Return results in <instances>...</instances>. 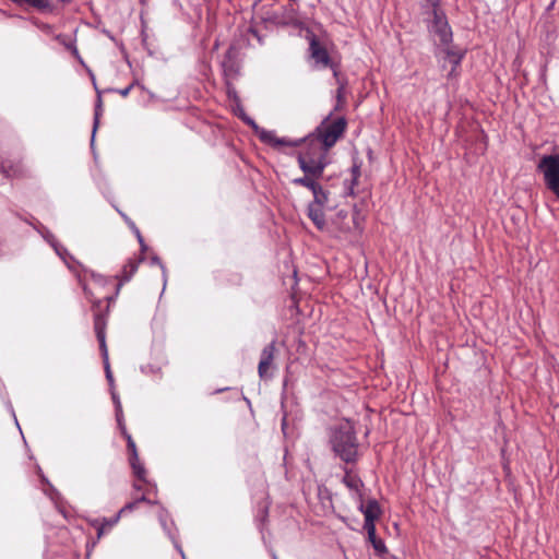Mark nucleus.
<instances>
[{"label": "nucleus", "mask_w": 559, "mask_h": 559, "mask_svg": "<svg viewBox=\"0 0 559 559\" xmlns=\"http://www.w3.org/2000/svg\"><path fill=\"white\" fill-rule=\"evenodd\" d=\"M152 263L158 264L162 267L163 275H164V281L166 282V270H165V266L162 264L159 258L158 257H153L152 258Z\"/></svg>", "instance_id": "obj_33"}, {"label": "nucleus", "mask_w": 559, "mask_h": 559, "mask_svg": "<svg viewBox=\"0 0 559 559\" xmlns=\"http://www.w3.org/2000/svg\"><path fill=\"white\" fill-rule=\"evenodd\" d=\"M111 397H112V401H114L115 407H116L117 421H118L119 426H122V407H121V402H120V399H119L118 394L114 390V386L111 388Z\"/></svg>", "instance_id": "obj_25"}, {"label": "nucleus", "mask_w": 559, "mask_h": 559, "mask_svg": "<svg viewBox=\"0 0 559 559\" xmlns=\"http://www.w3.org/2000/svg\"><path fill=\"white\" fill-rule=\"evenodd\" d=\"M241 119L249 126H251L257 134L259 135V139L263 142V143H266V144H270L272 145L273 147H275V144H276V140H277V135L274 131H271V130H265V129H261L258 127V124L254 122L253 119H251L250 117H248L245 111L241 110Z\"/></svg>", "instance_id": "obj_11"}, {"label": "nucleus", "mask_w": 559, "mask_h": 559, "mask_svg": "<svg viewBox=\"0 0 559 559\" xmlns=\"http://www.w3.org/2000/svg\"><path fill=\"white\" fill-rule=\"evenodd\" d=\"M300 144H301V140L300 139L293 140V139L285 138V136L284 138H278L277 136L275 147L276 148H280L282 146L295 147V146H299Z\"/></svg>", "instance_id": "obj_26"}, {"label": "nucleus", "mask_w": 559, "mask_h": 559, "mask_svg": "<svg viewBox=\"0 0 559 559\" xmlns=\"http://www.w3.org/2000/svg\"><path fill=\"white\" fill-rule=\"evenodd\" d=\"M227 95L229 97V99H233L237 103V107L239 109V116L241 117V110L243 111V109L239 106V98L237 96V92L234 87H231L230 85L227 86Z\"/></svg>", "instance_id": "obj_30"}, {"label": "nucleus", "mask_w": 559, "mask_h": 559, "mask_svg": "<svg viewBox=\"0 0 559 559\" xmlns=\"http://www.w3.org/2000/svg\"><path fill=\"white\" fill-rule=\"evenodd\" d=\"M158 518H159V522H160L162 526L164 527V530H167V523H166L167 512L163 510L159 513Z\"/></svg>", "instance_id": "obj_32"}, {"label": "nucleus", "mask_w": 559, "mask_h": 559, "mask_svg": "<svg viewBox=\"0 0 559 559\" xmlns=\"http://www.w3.org/2000/svg\"><path fill=\"white\" fill-rule=\"evenodd\" d=\"M310 51L311 57L317 64H320L324 68H332L334 76L337 78V69L332 64L328 50L322 47L316 39L311 40L310 43Z\"/></svg>", "instance_id": "obj_9"}, {"label": "nucleus", "mask_w": 559, "mask_h": 559, "mask_svg": "<svg viewBox=\"0 0 559 559\" xmlns=\"http://www.w3.org/2000/svg\"><path fill=\"white\" fill-rule=\"evenodd\" d=\"M134 86V84H130L129 86L122 88V90H118V93L122 96V97H126L129 95L130 91L132 90V87Z\"/></svg>", "instance_id": "obj_34"}, {"label": "nucleus", "mask_w": 559, "mask_h": 559, "mask_svg": "<svg viewBox=\"0 0 559 559\" xmlns=\"http://www.w3.org/2000/svg\"><path fill=\"white\" fill-rule=\"evenodd\" d=\"M106 321L102 314H96L94 318V330L96 333V337L99 342V349L102 352V356H106L107 345H106Z\"/></svg>", "instance_id": "obj_13"}, {"label": "nucleus", "mask_w": 559, "mask_h": 559, "mask_svg": "<svg viewBox=\"0 0 559 559\" xmlns=\"http://www.w3.org/2000/svg\"><path fill=\"white\" fill-rule=\"evenodd\" d=\"M102 106H103L102 97L98 96L96 105H95V112H94V124H93V132H92V139H91L92 144L94 143L95 133H96V130L99 124V117H100L102 110H103Z\"/></svg>", "instance_id": "obj_22"}, {"label": "nucleus", "mask_w": 559, "mask_h": 559, "mask_svg": "<svg viewBox=\"0 0 559 559\" xmlns=\"http://www.w3.org/2000/svg\"><path fill=\"white\" fill-rule=\"evenodd\" d=\"M537 170L543 174L546 188L559 199V154L542 156Z\"/></svg>", "instance_id": "obj_4"}, {"label": "nucleus", "mask_w": 559, "mask_h": 559, "mask_svg": "<svg viewBox=\"0 0 559 559\" xmlns=\"http://www.w3.org/2000/svg\"><path fill=\"white\" fill-rule=\"evenodd\" d=\"M133 487H134V489H136V490H141V489H142V487H141V486H139L138 484H134V485H133Z\"/></svg>", "instance_id": "obj_39"}, {"label": "nucleus", "mask_w": 559, "mask_h": 559, "mask_svg": "<svg viewBox=\"0 0 559 559\" xmlns=\"http://www.w3.org/2000/svg\"><path fill=\"white\" fill-rule=\"evenodd\" d=\"M274 354H275V341H272L261 352L260 362L258 366V372H259L260 378H264L266 376L267 370L273 362Z\"/></svg>", "instance_id": "obj_10"}, {"label": "nucleus", "mask_w": 559, "mask_h": 559, "mask_svg": "<svg viewBox=\"0 0 559 559\" xmlns=\"http://www.w3.org/2000/svg\"><path fill=\"white\" fill-rule=\"evenodd\" d=\"M139 242L141 245L142 250H144L145 249L144 240L142 239V241H139Z\"/></svg>", "instance_id": "obj_37"}, {"label": "nucleus", "mask_w": 559, "mask_h": 559, "mask_svg": "<svg viewBox=\"0 0 559 559\" xmlns=\"http://www.w3.org/2000/svg\"><path fill=\"white\" fill-rule=\"evenodd\" d=\"M40 234L43 235L44 239L50 243L51 247L53 246V242H58L55 236L47 228H44Z\"/></svg>", "instance_id": "obj_31"}, {"label": "nucleus", "mask_w": 559, "mask_h": 559, "mask_svg": "<svg viewBox=\"0 0 559 559\" xmlns=\"http://www.w3.org/2000/svg\"><path fill=\"white\" fill-rule=\"evenodd\" d=\"M427 28L429 34L438 40L440 45L448 46L452 43L453 33L449 25L444 11L438 3H433L427 17Z\"/></svg>", "instance_id": "obj_2"}, {"label": "nucleus", "mask_w": 559, "mask_h": 559, "mask_svg": "<svg viewBox=\"0 0 559 559\" xmlns=\"http://www.w3.org/2000/svg\"><path fill=\"white\" fill-rule=\"evenodd\" d=\"M343 483L345 484V486L347 488H349L350 490H354L356 492H358L360 490V488L362 487L361 479L357 475L353 474L349 471L345 472V476L343 477Z\"/></svg>", "instance_id": "obj_17"}, {"label": "nucleus", "mask_w": 559, "mask_h": 559, "mask_svg": "<svg viewBox=\"0 0 559 559\" xmlns=\"http://www.w3.org/2000/svg\"><path fill=\"white\" fill-rule=\"evenodd\" d=\"M138 265H139V262L136 261H129L124 266H123V270H122V275H121V281L118 285V289L121 287V285L126 282H129L130 278L133 276V274L136 272L138 270Z\"/></svg>", "instance_id": "obj_18"}, {"label": "nucleus", "mask_w": 559, "mask_h": 559, "mask_svg": "<svg viewBox=\"0 0 559 559\" xmlns=\"http://www.w3.org/2000/svg\"><path fill=\"white\" fill-rule=\"evenodd\" d=\"M52 248H53L55 252L64 261V263L70 269H72L73 266L70 264L69 260H73V258L70 255L68 250L62 245H60L59 242H53Z\"/></svg>", "instance_id": "obj_23"}, {"label": "nucleus", "mask_w": 559, "mask_h": 559, "mask_svg": "<svg viewBox=\"0 0 559 559\" xmlns=\"http://www.w3.org/2000/svg\"><path fill=\"white\" fill-rule=\"evenodd\" d=\"M352 182L349 187V194H354V187L358 183V178L360 177V166L355 164L353 165L352 169Z\"/></svg>", "instance_id": "obj_27"}, {"label": "nucleus", "mask_w": 559, "mask_h": 559, "mask_svg": "<svg viewBox=\"0 0 559 559\" xmlns=\"http://www.w3.org/2000/svg\"><path fill=\"white\" fill-rule=\"evenodd\" d=\"M129 225L132 228V230L134 231V234L136 235L138 240L142 241L143 237H142L140 230L135 227V225L132 222H130Z\"/></svg>", "instance_id": "obj_35"}, {"label": "nucleus", "mask_w": 559, "mask_h": 559, "mask_svg": "<svg viewBox=\"0 0 559 559\" xmlns=\"http://www.w3.org/2000/svg\"><path fill=\"white\" fill-rule=\"evenodd\" d=\"M297 162L304 174H309L318 178L323 176V171L328 166V159L323 158L322 154L319 156L316 155L314 157H309V154H298Z\"/></svg>", "instance_id": "obj_5"}, {"label": "nucleus", "mask_w": 559, "mask_h": 559, "mask_svg": "<svg viewBox=\"0 0 559 559\" xmlns=\"http://www.w3.org/2000/svg\"><path fill=\"white\" fill-rule=\"evenodd\" d=\"M346 126L347 122L344 117L331 120L330 114L325 119L321 121V123L312 133L318 136V139L325 145V147L331 148L343 135Z\"/></svg>", "instance_id": "obj_3"}, {"label": "nucleus", "mask_w": 559, "mask_h": 559, "mask_svg": "<svg viewBox=\"0 0 559 559\" xmlns=\"http://www.w3.org/2000/svg\"><path fill=\"white\" fill-rule=\"evenodd\" d=\"M311 192L313 194V201L311 202V204H318L321 206L326 205V203L329 201L328 192L323 190V188L320 183H318L316 186V189H312Z\"/></svg>", "instance_id": "obj_19"}, {"label": "nucleus", "mask_w": 559, "mask_h": 559, "mask_svg": "<svg viewBox=\"0 0 559 559\" xmlns=\"http://www.w3.org/2000/svg\"><path fill=\"white\" fill-rule=\"evenodd\" d=\"M83 290L86 295H88V290H87V287L85 285H83Z\"/></svg>", "instance_id": "obj_40"}, {"label": "nucleus", "mask_w": 559, "mask_h": 559, "mask_svg": "<svg viewBox=\"0 0 559 559\" xmlns=\"http://www.w3.org/2000/svg\"><path fill=\"white\" fill-rule=\"evenodd\" d=\"M2 170L7 177H17L22 174V170L20 169V167H12V166L7 167L3 165Z\"/></svg>", "instance_id": "obj_29"}, {"label": "nucleus", "mask_w": 559, "mask_h": 559, "mask_svg": "<svg viewBox=\"0 0 559 559\" xmlns=\"http://www.w3.org/2000/svg\"><path fill=\"white\" fill-rule=\"evenodd\" d=\"M122 429V433L127 439V445L128 450L130 452V464L133 469L134 475L140 479L145 481V468L139 461V455L136 451L135 442L133 441L132 437L127 432L124 426H120Z\"/></svg>", "instance_id": "obj_7"}, {"label": "nucleus", "mask_w": 559, "mask_h": 559, "mask_svg": "<svg viewBox=\"0 0 559 559\" xmlns=\"http://www.w3.org/2000/svg\"><path fill=\"white\" fill-rule=\"evenodd\" d=\"M324 206L318 204L308 205V217L317 226L318 229L323 230L326 226L325 215L323 211Z\"/></svg>", "instance_id": "obj_14"}, {"label": "nucleus", "mask_w": 559, "mask_h": 559, "mask_svg": "<svg viewBox=\"0 0 559 559\" xmlns=\"http://www.w3.org/2000/svg\"><path fill=\"white\" fill-rule=\"evenodd\" d=\"M274 559H277V558L274 556Z\"/></svg>", "instance_id": "obj_43"}, {"label": "nucleus", "mask_w": 559, "mask_h": 559, "mask_svg": "<svg viewBox=\"0 0 559 559\" xmlns=\"http://www.w3.org/2000/svg\"><path fill=\"white\" fill-rule=\"evenodd\" d=\"M318 179L319 178L316 176L305 174L302 177L294 178L292 183L295 186L305 187L311 191L312 189H316V186L319 183Z\"/></svg>", "instance_id": "obj_16"}, {"label": "nucleus", "mask_w": 559, "mask_h": 559, "mask_svg": "<svg viewBox=\"0 0 559 559\" xmlns=\"http://www.w3.org/2000/svg\"><path fill=\"white\" fill-rule=\"evenodd\" d=\"M175 546H176V548L179 550V552H180L181 557L185 559V558H186V557H185V552H183V550L181 549V547H180L179 545H177V544H175Z\"/></svg>", "instance_id": "obj_36"}, {"label": "nucleus", "mask_w": 559, "mask_h": 559, "mask_svg": "<svg viewBox=\"0 0 559 559\" xmlns=\"http://www.w3.org/2000/svg\"><path fill=\"white\" fill-rule=\"evenodd\" d=\"M120 520V515L119 514H116L115 516L110 518V519H102L100 521L99 520H95L93 522V526H95L97 528V538H102V536L107 532L109 531L112 526H115Z\"/></svg>", "instance_id": "obj_15"}, {"label": "nucleus", "mask_w": 559, "mask_h": 559, "mask_svg": "<svg viewBox=\"0 0 559 559\" xmlns=\"http://www.w3.org/2000/svg\"><path fill=\"white\" fill-rule=\"evenodd\" d=\"M367 535H368V540L371 543L374 551L378 555H383L388 551L384 542L382 539L377 538L376 526H373V534L370 535V533H367Z\"/></svg>", "instance_id": "obj_20"}, {"label": "nucleus", "mask_w": 559, "mask_h": 559, "mask_svg": "<svg viewBox=\"0 0 559 559\" xmlns=\"http://www.w3.org/2000/svg\"><path fill=\"white\" fill-rule=\"evenodd\" d=\"M443 47L444 48L442 49V51L445 53L447 60L452 64V69L449 72L448 76H454V75H456L455 70L461 64V62L464 58L465 51L460 50V49H454L450 45L443 46Z\"/></svg>", "instance_id": "obj_12"}, {"label": "nucleus", "mask_w": 559, "mask_h": 559, "mask_svg": "<svg viewBox=\"0 0 559 559\" xmlns=\"http://www.w3.org/2000/svg\"><path fill=\"white\" fill-rule=\"evenodd\" d=\"M300 140L301 143L305 144V150L298 154H309V157L322 154V157L326 158V154L330 148L325 147V145L313 133H310Z\"/></svg>", "instance_id": "obj_8"}, {"label": "nucleus", "mask_w": 559, "mask_h": 559, "mask_svg": "<svg viewBox=\"0 0 559 559\" xmlns=\"http://www.w3.org/2000/svg\"><path fill=\"white\" fill-rule=\"evenodd\" d=\"M360 512L365 516L364 528L370 535L373 534V526H376V521L381 515V509L376 499H370L366 503H360L359 506Z\"/></svg>", "instance_id": "obj_6"}, {"label": "nucleus", "mask_w": 559, "mask_h": 559, "mask_svg": "<svg viewBox=\"0 0 559 559\" xmlns=\"http://www.w3.org/2000/svg\"><path fill=\"white\" fill-rule=\"evenodd\" d=\"M16 4H28L31 7H34L38 10H48L50 9V2L49 0H12Z\"/></svg>", "instance_id": "obj_21"}, {"label": "nucleus", "mask_w": 559, "mask_h": 559, "mask_svg": "<svg viewBox=\"0 0 559 559\" xmlns=\"http://www.w3.org/2000/svg\"><path fill=\"white\" fill-rule=\"evenodd\" d=\"M73 52L76 55L78 53V49L76 47H73Z\"/></svg>", "instance_id": "obj_41"}, {"label": "nucleus", "mask_w": 559, "mask_h": 559, "mask_svg": "<svg viewBox=\"0 0 559 559\" xmlns=\"http://www.w3.org/2000/svg\"><path fill=\"white\" fill-rule=\"evenodd\" d=\"M104 360V367L106 372V379L108 380L110 386H114V377L110 370L109 359H108V350H106V356H102Z\"/></svg>", "instance_id": "obj_28"}, {"label": "nucleus", "mask_w": 559, "mask_h": 559, "mask_svg": "<svg viewBox=\"0 0 559 559\" xmlns=\"http://www.w3.org/2000/svg\"><path fill=\"white\" fill-rule=\"evenodd\" d=\"M334 453L345 463H354L358 456V441L356 431L349 420L336 426L330 436Z\"/></svg>", "instance_id": "obj_1"}, {"label": "nucleus", "mask_w": 559, "mask_h": 559, "mask_svg": "<svg viewBox=\"0 0 559 559\" xmlns=\"http://www.w3.org/2000/svg\"><path fill=\"white\" fill-rule=\"evenodd\" d=\"M144 501H145V502H148V503H153L151 500H147V499H146L145 495H142L140 498H136L134 501L127 503V504H126V506H124V507H123V508L118 512V514L121 516V515H122V514H124L126 512H131V511H133V510L138 507L139 502H144Z\"/></svg>", "instance_id": "obj_24"}, {"label": "nucleus", "mask_w": 559, "mask_h": 559, "mask_svg": "<svg viewBox=\"0 0 559 559\" xmlns=\"http://www.w3.org/2000/svg\"><path fill=\"white\" fill-rule=\"evenodd\" d=\"M41 478H43V481H45V483H47V484H48L47 478H45L44 476H43Z\"/></svg>", "instance_id": "obj_42"}, {"label": "nucleus", "mask_w": 559, "mask_h": 559, "mask_svg": "<svg viewBox=\"0 0 559 559\" xmlns=\"http://www.w3.org/2000/svg\"><path fill=\"white\" fill-rule=\"evenodd\" d=\"M93 277L96 280V281H100L102 276L100 275H95L93 274Z\"/></svg>", "instance_id": "obj_38"}]
</instances>
